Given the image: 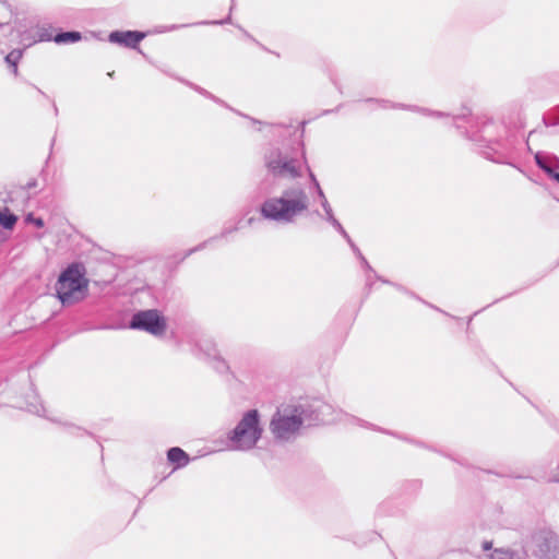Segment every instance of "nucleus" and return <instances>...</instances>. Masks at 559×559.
<instances>
[{
  "label": "nucleus",
  "instance_id": "2f4dec72",
  "mask_svg": "<svg viewBox=\"0 0 559 559\" xmlns=\"http://www.w3.org/2000/svg\"><path fill=\"white\" fill-rule=\"evenodd\" d=\"M245 34H246V36H247L248 38H250L251 40H253L254 43H257L261 48L265 49V47H264L262 44H260L259 41H257V40H255V39H254V38H253L249 33L245 32Z\"/></svg>",
  "mask_w": 559,
  "mask_h": 559
},
{
  "label": "nucleus",
  "instance_id": "58836bf2",
  "mask_svg": "<svg viewBox=\"0 0 559 559\" xmlns=\"http://www.w3.org/2000/svg\"><path fill=\"white\" fill-rule=\"evenodd\" d=\"M27 39H31V37L26 36V35H23L22 36V40H27Z\"/></svg>",
  "mask_w": 559,
  "mask_h": 559
},
{
  "label": "nucleus",
  "instance_id": "2eb2a0df",
  "mask_svg": "<svg viewBox=\"0 0 559 559\" xmlns=\"http://www.w3.org/2000/svg\"><path fill=\"white\" fill-rule=\"evenodd\" d=\"M167 460L175 465V468L185 467L189 461V455L178 447H173L167 451Z\"/></svg>",
  "mask_w": 559,
  "mask_h": 559
},
{
  "label": "nucleus",
  "instance_id": "a211bd4d",
  "mask_svg": "<svg viewBox=\"0 0 559 559\" xmlns=\"http://www.w3.org/2000/svg\"><path fill=\"white\" fill-rule=\"evenodd\" d=\"M22 56H23L22 49H13L4 58L5 63L10 68H12V72L14 75H17V73H19L17 64H19V61L22 58Z\"/></svg>",
  "mask_w": 559,
  "mask_h": 559
},
{
  "label": "nucleus",
  "instance_id": "393cba45",
  "mask_svg": "<svg viewBox=\"0 0 559 559\" xmlns=\"http://www.w3.org/2000/svg\"><path fill=\"white\" fill-rule=\"evenodd\" d=\"M25 222L29 223V224H33L37 228H43L45 226L44 219L41 217L35 216L33 213H28L25 216Z\"/></svg>",
  "mask_w": 559,
  "mask_h": 559
},
{
  "label": "nucleus",
  "instance_id": "cd10ccee",
  "mask_svg": "<svg viewBox=\"0 0 559 559\" xmlns=\"http://www.w3.org/2000/svg\"><path fill=\"white\" fill-rule=\"evenodd\" d=\"M0 12H3V17H10L12 12L5 3H0Z\"/></svg>",
  "mask_w": 559,
  "mask_h": 559
},
{
  "label": "nucleus",
  "instance_id": "ea45409f",
  "mask_svg": "<svg viewBox=\"0 0 559 559\" xmlns=\"http://www.w3.org/2000/svg\"><path fill=\"white\" fill-rule=\"evenodd\" d=\"M5 23L0 22V27H2Z\"/></svg>",
  "mask_w": 559,
  "mask_h": 559
},
{
  "label": "nucleus",
  "instance_id": "ddd939ff",
  "mask_svg": "<svg viewBox=\"0 0 559 559\" xmlns=\"http://www.w3.org/2000/svg\"><path fill=\"white\" fill-rule=\"evenodd\" d=\"M240 223H241V219H239V221H238L234 226H225V227H223V229H222V231L219 233V235L213 236V237L209 238L207 240H205V241H203V242L199 243L198 246H195V247H193V248L189 249V250L187 251V253H186V257H189V255H191V254H192V253H194V252H198V251H200V250H203L204 248H206V246H207L210 242H212V241H214V240H216V239H219V238H227V237H228V235H230V234H233V233L238 231V230L241 228Z\"/></svg>",
  "mask_w": 559,
  "mask_h": 559
},
{
  "label": "nucleus",
  "instance_id": "9b49d317",
  "mask_svg": "<svg viewBox=\"0 0 559 559\" xmlns=\"http://www.w3.org/2000/svg\"><path fill=\"white\" fill-rule=\"evenodd\" d=\"M365 102L366 103L378 104L383 109H386V108L404 109V110L416 111V112H420V114L426 115V116H432V117H437V118H441V117H445L447 116L442 111H432V110H429V109L424 108V107H418L416 105H404V104H401V103H392V102L386 100V99L367 98Z\"/></svg>",
  "mask_w": 559,
  "mask_h": 559
},
{
  "label": "nucleus",
  "instance_id": "f03ea898",
  "mask_svg": "<svg viewBox=\"0 0 559 559\" xmlns=\"http://www.w3.org/2000/svg\"><path fill=\"white\" fill-rule=\"evenodd\" d=\"M264 165L273 177L296 179L301 177V167L305 166L311 187L316 194L323 191L314 173L308 165L305 151L301 152V159L288 155L280 147L272 146L264 153Z\"/></svg>",
  "mask_w": 559,
  "mask_h": 559
},
{
  "label": "nucleus",
  "instance_id": "b1692460",
  "mask_svg": "<svg viewBox=\"0 0 559 559\" xmlns=\"http://www.w3.org/2000/svg\"><path fill=\"white\" fill-rule=\"evenodd\" d=\"M329 223L336 229L337 233H340V235L347 241V242H350V236L347 234V231L344 229V227L342 226V224L338 222V219H336L335 217H333L331 221H329Z\"/></svg>",
  "mask_w": 559,
  "mask_h": 559
},
{
  "label": "nucleus",
  "instance_id": "c9c22d12",
  "mask_svg": "<svg viewBox=\"0 0 559 559\" xmlns=\"http://www.w3.org/2000/svg\"><path fill=\"white\" fill-rule=\"evenodd\" d=\"M483 547H484V549H490L491 548V543L485 542Z\"/></svg>",
  "mask_w": 559,
  "mask_h": 559
},
{
  "label": "nucleus",
  "instance_id": "423d86ee",
  "mask_svg": "<svg viewBox=\"0 0 559 559\" xmlns=\"http://www.w3.org/2000/svg\"><path fill=\"white\" fill-rule=\"evenodd\" d=\"M128 326L131 330L145 331L154 336H159L165 333L167 323L159 310L146 309L134 312Z\"/></svg>",
  "mask_w": 559,
  "mask_h": 559
},
{
  "label": "nucleus",
  "instance_id": "39448f33",
  "mask_svg": "<svg viewBox=\"0 0 559 559\" xmlns=\"http://www.w3.org/2000/svg\"><path fill=\"white\" fill-rule=\"evenodd\" d=\"M468 127L465 128L464 134L471 141L481 143L486 142V150L483 152V155L488 159H493L491 152L495 150L490 146V144L496 143V134L492 132V129L496 128L495 122L491 118L486 115L469 117L467 119Z\"/></svg>",
  "mask_w": 559,
  "mask_h": 559
},
{
  "label": "nucleus",
  "instance_id": "6ab92c4d",
  "mask_svg": "<svg viewBox=\"0 0 559 559\" xmlns=\"http://www.w3.org/2000/svg\"><path fill=\"white\" fill-rule=\"evenodd\" d=\"M180 82L185 83L186 85H188L189 87L193 88L194 91H197L199 94L214 100L215 103L222 105V106H225V107H228L224 100H222L221 98L216 97L215 95L211 94L210 92H207L206 90H204L203 87L201 86H198L189 81H186L183 79H178Z\"/></svg>",
  "mask_w": 559,
  "mask_h": 559
},
{
  "label": "nucleus",
  "instance_id": "aec40b11",
  "mask_svg": "<svg viewBox=\"0 0 559 559\" xmlns=\"http://www.w3.org/2000/svg\"><path fill=\"white\" fill-rule=\"evenodd\" d=\"M317 197H318V199H319V201H320V203H321V206H322V209H323V211H324V213H325L324 219H325L326 222L331 221V219H332L333 217H335V216H334V213H333L332 206H331V204L329 203V201H328V199H326V197H325L324 192H323V191H320V193H319V194H317Z\"/></svg>",
  "mask_w": 559,
  "mask_h": 559
},
{
  "label": "nucleus",
  "instance_id": "4468645a",
  "mask_svg": "<svg viewBox=\"0 0 559 559\" xmlns=\"http://www.w3.org/2000/svg\"><path fill=\"white\" fill-rule=\"evenodd\" d=\"M533 473L536 479L547 483H559V462L556 468H549V471L546 469L542 464L535 466Z\"/></svg>",
  "mask_w": 559,
  "mask_h": 559
},
{
  "label": "nucleus",
  "instance_id": "4be33fe9",
  "mask_svg": "<svg viewBox=\"0 0 559 559\" xmlns=\"http://www.w3.org/2000/svg\"><path fill=\"white\" fill-rule=\"evenodd\" d=\"M230 22V16H227L225 20H221V21H212V22H207V21H203V22H199V23H195L194 25H203V24H225V23H229ZM191 24H183V25H171V26H168L165 28V31H174V29H178L180 27H186V26H190Z\"/></svg>",
  "mask_w": 559,
  "mask_h": 559
},
{
  "label": "nucleus",
  "instance_id": "6e6552de",
  "mask_svg": "<svg viewBox=\"0 0 559 559\" xmlns=\"http://www.w3.org/2000/svg\"><path fill=\"white\" fill-rule=\"evenodd\" d=\"M534 554L540 559H557L559 556V538L549 530H540L532 536Z\"/></svg>",
  "mask_w": 559,
  "mask_h": 559
},
{
  "label": "nucleus",
  "instance_id": "f3484780",
  "mask_svg": "<svg viewBox=\"0 0 559 559\" xmlns=\"http://www.w3.org/2000/svg\"><path fill=\"white\" fill-rule=\"evenodd\" d=\"M17 221V217L10 212L8 207L0 209V225L4 229H13Z\"/></svg>",
  "mask_w": 559,
  "mask_h": 559
},
{
  "label": "nucleus",
  "instance_id": "473e14b6",
  "mask_svg": "<svg viewBox=\"0 0 559 559\" xmlns=\"http://www.w3.org/2000/svg\"><path fill=\"white\" fill-rule=\"evenodd\" d=\"M242 116L245 117V115H242ZM246 118L250 119V121H251L253 124H262V123H263L262 121L257 120V119L251 118V117H248V116H246Z\"/></svg>",
  "mask_w": 559,
  "mask_h": 559
},
{
  "label": "nucleus",
  "instance_id": "e433bc0d",
  "mask_svg": "<svg viewBox=\"0 0 559 559\" xmlns=\"http://www.w3.org/2000/svg\"><path fill=\"white\" fill-rule=\"evenodd\" d=\"M508 476L514 477V478H524L525 477L523 475H513V474H509Z\"/></svg>",
  "mask_w": 559,
  "mask_h": 559
},
{
  "label": "nucleus",
  "instance_id": "7ed1b4c3",
  "mask_svg": "<svg viewBox=\"0 0 559 559\" xmlns=\"http://www.w3.org/2000/svg\"><path fill=\"white\" fill-rule=\"evenodd\" d=\"M56 294L62 306H72L83 300L88 292V280L82 263L69 264L59 275L55 285Z\"/></svg>",
  "mask_w": 559,
  "mask_h": 559
},
{
  "label": "nucleus",
  "instance_id": "4c0bfd02",
  "mask_svg": "<svg viewBox=\"0 0 559 559\" xmlns=\"http://www.w3.org/2000/svg\"><path fill=\"white\" fill-rule=\"evenodd\" d=\"M254 221H255V218H254V217H250V218L247 221V223H248V225H251V224H253V222H254Z\"/></svg>",
  "mask_w": 559,
  "mask_h": 559
},
{
  "label": "nucleus",
  "instance_id": "dca6fc26",
  "mask_svg": "<svg viewBox=\"0 0 559 559\" xmlns=\"http://www.w3.org/2000/svg\"><path fill=\"white\" fill-rule=\"evenodd\" d=\"M29 397L32 399V401L27 402V411L35 415L45 417L46 409H45L43 403L40 402L39 397L37 396V394L35 392H33V394Z\"/></svg>",
  "mask_w": 559,
  "mask_h": 559
},
{
  "label": "nucleus",
  "instance_id": "72a5a7b5",
  "mask_svg": "<svg viewBox=\"0 0 559 559\" xmlns=\"http://www.w3.org/2000/svg\"><path fill=\"white\" fill-rule=\"evenodd\" d=\"M366 285H367L368 289L370 290L371 287H372V281H371V276L370 275L367 276V284Z\"/></svg>",
  "mask_w": 559,
  "mask_h": 559
},
{
  "label": "nucleus",
  "instance_id": "c85d7f7f",
  "mask_svg": "<svg viewBox=\"0 0 559 559\" xmlns=\"http://www.w3.org/2000/svg\"><path fill=\"white\" fill-rule=\"evenodd\" d=\"M349 245V247L352 248L353 252L357 255V258L359 259L360 257H362V253L360 252L359 248L354 243V241L350 239V242H347Z\"/></svg>",
  "mask_w": 559,
  "mask_h": 559
},
{
  "label": "nucleus",
  "instance_id": "412c9836",
  "mask_svg": "<svg viewBox=\"0 0 559 559\" xmlns=\"http://www.w3.org/2000/svg\"><path fill=\"white\" fill-rule=\"evenodd\" d=\"M63 427L69 435L74 437L92 436L87 430L74 424L64 423Z\"/></svg>",
  "mask_w": 559,
  "mask_h": 559
},
{
  "label": "nucleus",
  "instance_id": "a878e982",
  "mask_svg": "<svg viewBox=\"0 0 559 559\" xmlns=\"http://www.w3.org/2000/svg\"><path fill=\"white\" fill-rule=\"evenodd\" d=\"M359 260L361 261L362 266H364V267H365L369 273L374 274V277H376L377 280H379V281H381L382 283H385V284H389V283H390L389 281H386V280H384V278H382V277H380V276H378V275L376 274L374 270L370 266V264L368 263V261L366 260V258H365L364 255H362V257H360V258H359Z\"/></svg>",
  "mask_w": 559,
  "mask_h": 559
},
{
  "label": "nucleus",
  "instance_id": "bb28decb",
  "mask_svg": "<svg viewBox=\"0 0 559 559\" xmlns=\"http://www.w3.org/2000/svg\"><path fill=\"white\" fill-rule=\"evenodd\" d=\"M490 559H513V558H512V556H511L510 554H508V552H503V551H498V550H496V551L491 555Z\"/></svg>",
  "mask_w": 559,
  "mask_h": 559
},
{
  "label": "nucleus",
  "instance_id": "1a4fd4ad",
  "mask_svg": "<svg viewBox=\"0 0 559 559\" xmlns=\"http://www.w3.org/2000/svg\"><path fill=\"white\" fill-rule=\"evenodd\" d=\"M146 37V33L140 31H114L109 34L108 39L112 44L136 49L144 55L139 48V44Z\"/></svg>",
  "mask_w": 559,
  "mask_h": 559
},
{
  "label": "nucleus",
  "instance_id": "5701e85b",
  "mask_svg": "<svg viewBox=\"0 0 559 559\" xmlns=\"http://www.w3.org/2000/svg\"><path fill=\"white\" fill-rule=\"evenodd\" d=\"M213 368L219 373H225L229 370L228 364L222 357H215L213 359Z\"/></svg>",
  "mask_w": 559,
  "mask_h": 559
},
{
  "label": "nucleus",
  "instance_id": "20e7f679",
  "mask_svg": "<svg viewBox=\"0 0 559 559\" xmlns=\"http://www.w3.org/2000/svg\"><path fill=\"white\" fill-rule=\"evenodd\" d=\"M263 428L261 426L260 413L258 409H249L243 413L241 419L231 429L227 439L229 449L235 451H249L253 449L262 438Z\"/></svg>",
  "mask_w": 559,
  "mask_h": 559
},
{
  "label": "nucleus",
  "instance_id": "f257e3e1",
  "mask_svg": "<svg viewBox=\"0 0 559 559\" xmlns=\"http://www.w3.org/2000/svg\"><path fill=\"white\" fill-rule=\"evenodd\" d=\"M309 198L301 186L284 189L280 197L266 199L260 206L263 218L290 224L309 209Z\"/></svg>",
  "mask_w": 559,
  "mask_h": 559
},
{
  "label": "nucleus",
  "instance_id": "f704fd0d",
  "mask_svg": "<svg viewBox=\"0 0 559 559\" xmlns=\"http://www.w3.org/2000/svg\"><path fill=\"white\" fill-rule=\"evenodd\" d=\"M411 484L415 487V489H418L420 487V481L419 480H414Z\"/></svg>",
  "mask_w": 559,
  "mask_h": 559
},
{
  "label": "nucleus",
  "instance_id": "7c9ffc66",
  "mask_svg": "<svg viewBox=\"0 0 559 559\" xmlns=\"http://www.w3.org/2000/svg\"><path fill=\"white\" fill-rule=\"evenodd\" d=\"M37 187V180L31 179L24 187L25 190H31Z\"/></svg>",
  "mask_w": 559,
  "mask_h": 559
},
{
  "label": "nucleus",
  "instance_id": "9d476101",
  "mask_svg": "<svg viewBox=\"0 0 559 559\" xmlns=\"http://www.w3.org/2000/svg\"><path fill=\"white\" fill-rule=\"evenodd\" d=\"M536 165L554 181L559 183V158L549 152L539 151L534 156Z\"/></svg>",
  "mask_w": 559,
  "mask_h": 559
},
{
  "label": "nucleus",
  "instance_id": "f8f14e48",
  "mask_svg": "<svg viewBox=\"0 0 559 559\" xmlns=\"http://www.w3.org/2000/svg\"><path fill=\"white\" fill-rule=\"evenodd\" d=\"M82 34L78 31H66V32H59L56 34V36L52 38L50 34L46 29L38 31L37 38L32 37L33 41H49L53 40L55 43L62 45V44H70V43H76L81 40Z\"/></svg>",
  "mask_w": 559,
  "mask_h": 559
},
{
  "label": "nucleus",
  "instance_id": "0eeeda50",
  "mask_svg": "<svg viewBox=\"0 0 559 559\" xmlns=\"http://www.w3.org/2000/svg\"><path fill=\"white\" fill-rule=\"evenodd\" d=\"M302 424L304 418L300 415L277 412L271 419L270 430L276 441L288 442L297 437Z\"/></svg>",
  "mask_w": 559,
  "mask_h": 559
},
{
  "label": "nucleus",
  "instance_id": "c756f323",
  "mask_svg": "<svg viewBox=\"0 0 559 559\" xmlns=\"http://www.w3.org/2000/svg\"><path fill=\"white\" fill-rule=\"evenodd\" d=\"M466 118H467V115H466V114L461 115V116H455V117L453 118L455 127H456L457 129H461V128H462V126L460 124V121H461V120H465Z\"/></svg>",
  "mask_w": 559,
  "mask_h": 559
}]
</instances>
